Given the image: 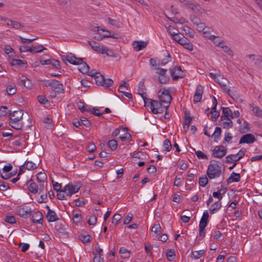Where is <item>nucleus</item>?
<instances>
[{"instance_id": "1", "label": "nucleus", "mask_w": 262, "mask_h": 262, "mask_svg": "<svg viewBox=\"0 0 262 262\" xmlns=\"http://www.w3.org/2000/svg\"><path fill=\"white\" fill-rule=\"evenodd\" d=\"M144 102L145 106H147L148 104H149L151 112L154 114H157L163 112V107L160 102L148 98L146 100L144 99Z\"/></svg>"}, {"instance_id": "2", "label": "nucleus", "mask_w": 262, "mask_h": 262, "mask_svg": "<svg viewBox=\"0 0 262 262\" xmlns=\"http://www.w3.org/2000/svg\"><path fill=\"white\" fill-rule=\"evenodd\" d=\"M222 173L221 167L216 164H210L207 168V174L210 179L219 178Z\"/></svg>"}, {"instance_id": "3", "label": "nucleus", "mask_w": 262, "mask_h": 262, "mask_svg": "<svg viewBox=\"0 0 262 262\" xmlns=\"http://www.w3.org/2000/svg\"><path fill=\"white\" fill-rule=\"evenodd\" d=\"M158 97L161 102L166 104L164 107H168L172 99L169 91L165 89L160 90L158 92Z\"/></svg>"}, {"instance_id": "4", "label": "nucleus", "mask_w": 262, "mask_h": 262, "mask_svg": "<svg viewBox=\"0 0 262 262\" xmlns=\"http://www.w3.org/2000/svg\"><path fill=\"white\" fill-rule=\"evenodd\" d=\"M96 77L94 78L96 83L97 85H101L105 88L110 87L113 83V80L112 79L108 78L105 79L103 76L100 73L97 74Z\"/></svg>"}, {"instance_id": "5", "label": "nucleus", "mask_w": 262, "mask_h": 262, "mask_svg": "<svg viewBox=\"0 0 262 262\" xmlns=\"http://www.w3.org/2000/svg\"><path fill=\"white\" fill-rule=\"evenodd\" d=\"M81 187L80 184L73 185L72 183H69L66 185L63 188V191H65L67 196H71L72 194L77 192Z\"/></svg>"}, {"instance_id": "6", "label": "nucleus", "mask_w": 262, "mask_h": 262, "mask_svg": "<svg viewBox=\"0 0 262 262\" xmlns=\"http://www.w3.org/2000/svg\"><path fill=\"white\" fill-rule=\"evenodd\" d=\"M16 212L20 217L26 219L31 215L32 210L28 206H20L17 208Z\"/></svg>"}, {"instance_id": "7", "label": "nucleus", "mask_w": 262, "mask_h": 262, "mask_svg": "<svg viewBox=\"0 0 262 262\" xmlns=\"http://www.w3.org/2000/svg\"><path fill=\"white\" fill-rule=\"evenodd\" d=\"M227 152L226 148L223 145L216 146L212 150V156L214 157L222 158Z\"/></svg>"}, {"instance_id": "8", "label": "nucleus", "mask_w": 262, "mask_h": 262, "mask_svg": "<svg viewBox=\"0 0 262 262\" xmlns=\"http://www.w3.org/2000/svg\"><path fill=\"white\" fill-rule=\"evenodd\" d=\"M88 43L90 45V46L91 47L92 49L98 53H100L101 54H104L106 53L108 51V48L103 46H100V45L94 41H89Z\"/></svg>"}, {"instance_id": "9", "label": "nucleus", "mask_w": 262, "mask_h": 262, "mask_svg": "<svg viewBox=\"0 0 262 262\" xmlns=\"http://www.w3.org/2000/svg\"><path fill=\"white\" fill-rule=\"evenodd\" d=\"M170 75L174 80H177L183 76V72L180 66L176 67L170 70Z\"/></svg>"}, {"instance_id": "10", "label": "nucleus", "mask_w": 262, "mask_h": 262, "mask_svg": "<svg viewBox=\"0 0 262 262\" xmlns=\"http://www.w3.org/2000/svg\"><path fill=\"white\" fill-rule=\"evenodd\" d=\"M51 87L53 89L54 91H55V92H57L58 94L64 93L62 84L57 80L52 79Z\"/></svg>"}, {"instance_id": "11", "label": "nucleus", "mask_w": 262, "mask_h": 262, "mask_svg": "<svg viewBox=\"0 0 262 262\" xmlns=\"http://www.w3.org/2000/svg\"><path fill=\"white\" fill-rule=\"evenodd\" d=\"M43 216L41 212L38 211L32 214L31 220L36 224H42Z\"/></svg>"}, {"instance_id": "12", "label": "nucleus", "mask_w": 262, "mask_h": 262, "mask_svg": "<svg viewBox=\"0 0 262 262\" xmlns=\"http://www.w3.org/2000/svg\"><path fill=\"white\" fill-rule=\"evenodd\" d=\"M41 47L42 48L41 50H37V47H34L33 46H32L31 47H29V48L27 46H20L19 48V51L20 52H25L29 51L32 53H40V52H42L44 50L46 49L43 46H41Z\"/></svg>"}, {"instance_id": "13", "label": "nucleus", "mask_w": 262, "mask_h": 262, "mask_svg": "<svg viewBox=\"0 0 262 262\" xmlns=\"http://www.w3.org/2000/svg\"><path fill=\"white\" fill-rule=\"evenodd\" d=\"M255 137L251 134H247L243 136L239 142V144L247 143L251 144L255 141Z\"/></svg>"}, {"instance_id": "14", "label": "nucleus", "mask_w": 262, "mask_h": 262, "mask_svg": "<svg viewBox=\"0 0 262 262\" xmlns=\"http://www.w3.org/2000/svg\"><path fill=\"white\" fill-rule=\"evenodd\" d=\"M4 21L7 26H11L12 28L17 30H21L24 27V25H21L20 23L11 20L9 18H5Z\"/></svg>"}, {"instance_id": "15", "label": "nucleus", "mask_w": 262, "mask_h": 262, "mask_svg": "<svg viewBox=\"0 0 262 262\" xmlns=\"http://www.w3.org/2000/svg\"><path fill=\"white\" fill-rule=\"evenodd\" d=\"M24 113L22 110H19L9 113V117L11 120H16L19 121L23 118Z\"/></svg>"}, {"instance_id": "16", "label": "nucleus", "mask_w": 262, "mask_h": 262, "mask_svg": "<svg viewBox=\"0 0 262 262\" xmlns=\"http://www.w3.org/2000/svg\"><path fill=\"white\" fill-rule=\"evenodd\" d=\"M147 42L144 41L135 40L133 42V46L134 50L136 51H139L146 48Z\"/></svg>"}, {"instance_id": "17", "label": "nucleus", "mask_w": 262, "mask_h": 262, "mask_svg": "<svg viewBox=\"0 0 262 262\" xmlns=\"http://www.w3.org/2000/svg\"><path fill=\"white\" fill-rule=\"evenodd\" d=\"M18 84L20 86H24L27 89H31L33 85V83L32 82L31 80L24 76L23 78L20 79L18 82Z\"/></svg>"}, {"instance_id": "18", "label": "nucleus", "mask_w": 262, "mask_h": 262, "mask_svg": "<svg viewBox=\"0 0 262 262\" xmlns=\"http://www.w3.org/2000/svg\"><path fill=\"white\" fill-rule=\"evenodd\" d=\"M68 58H69V62L74 65H78L82 63L83 62V59L81 58H77L75 55L70 54L68 55Z\"/></svg>"}, {"instance_id": "19", "label": "nucleus", "mask_w": 262, "mask_h": 262, "mask_svg": "<svg viewBox=\"0 0 262 262\" xmlns=\"http://www.w3.org/2000/svg\"><path fill=\"white\" fill-rule=\"evenodd\" d=\"M223 115L221 116V120L224 121L229 118H233V114L229 107H222Z\"/></svg>"}, {"instance_id": "20", "label": "nucleus", "mask_w": 262, "mask_h": 262, "mask_svg": "<svg viewBox=\"0 0 262 262\" xmlns=\"http://www.w3.org/2000/svg\"><path fill=\"white\" fill-rule=\"evenodd\" d=\"M46 217L49 222H54L59 220L57 215L53 210L48 211Z\"/></svg>"}, {"instance_id": "21", "label": "nucleus", "mask_w": 262, "mask_h": 262, "mask_svg": "<svg viewBox=\"0 0 262 262\" xmlns=\"http://www.w3.org/2000/svg\"><path fill=\"white\" fill-rule=\"evenodd\" d=\"M241 175L239 173L233 172L231 173L230 176L227 179V181L228 183L232 182H238L241 180Z\"/></svg>"}, {"instance_id": "22", "label": "nucleus", "mask_w": 262, "mask_h": 262, "mask_svg": "<svg viewBox=\"0 0 262 262\" xmlns=\"http://www.w3.org/2000/svg\"><path fill=\"white\" fill-rule=\"evenodd\" d=\"M222 207V202L220 201H217L212 204L209 209V211L211 214H214L216 211L219 210Z\"/></svg>"}, {"instance_id": "23", "label": "nucleus", "mask_w": 262, "mask_h": 262, "mask_svg": "<svg viewBox=\"0 0 262 262\" xmlns=\"http://www.w3.org/2000/svg\"><path fill=\"white\" fill-rule=\"evenodd\" d=\"M180 45H182L185 49L189 51L193 50V45L190 41L186 38H182V40H181Z\"/></svg>"}, {"instance_id": "24", "label": "nucleus", "mask_w": 262, "mask_h": 262, "mask_svg": "<svg viewBox=\"0 0 262 262\" xmlns=\"http://www.w3.org/2000/svg\"><path fill=\"white\" fill-rule=\"evenodd\" d=\"M28 183H30V184L28 186V190L32 193H37L38 190V186L35 183L33 182L32 179H30Z\"/></svg>"}, {"instance_id": "25", "label": "nucleus", "mask_w": 262, "mask_h": 262, "mask_svg": "<svg viewBox=\"0 0 262 262\" xmlns=\"http://www.w3.org/2000/svg\"><path fill=\"white\" fill-rule=\"evenodd\" d=\"M217 82L222 87L227 91L226 83L228 82V80L227 78L221 76V75H218L217 78L215 81Z\"/></svg>"}, {"instance_id": "26", "label": "nucleus", "mask_w": 262, "mask_h": 262, "mask_svg": "<svg viewBox=\"0 0 262 262\" xmlns=\"http://www.w3.org/2000/svg\"><path fill=\"white\" fill-rule=\"evenodd\" d=\"M24 165L25 169L29 170H33L38 167L39 163L36 164L32 161L26 160Z\"/></svg>"}, {"instance_id": "27", "label": "nucleus", "mask_w": 262, "mask_h": 262, "mask_svg": "<svg viewBox=\"0 0 262 262\" xmlns=\"http://www.w3.org/2000/svg\"><path fill=\"white\" fill-rule=\"evenodd\" d=\"M40 198L37 200L38 203H46L48 201L47 188L46 190H42V192L40 193Z\"/></svg>"}, {"instance_id": "28", "label": "nucleus", "mask_w": 262, "mask_h": 262, "mask_svg": "<svg viewBox=\"0 0 262 262\" xmlns=\"http://www.w3.org/2000/svg\"><path fill=\"white\" fill-rule=\"evenodd\" d=\"M36 178L38 182L45 183L46 186H47V182L46 181L47 177L44 172H39L37 174Z\"/></svg>"}, {"instance_id": "29", "label": "nucleus", "mask_w": 262, "mask_h": 262, "mask_svg": "<svg viewBox=\"0 0 262 262\" xmlns=\"http://www.w3.org/2000/svg\"><path fill=\"white\" fill-rule=\"evenodd\" d=\"M222 129L220 127H216L215 131L212 135L214 138V142H217L221 138Z\"/></svg>"}, {"instance_id": "30", "label": "nucleus", "mask_w": 262, "mask_h": 262, "mask_svg": "<svg viewBox=\"0 0 262 262\" xmlns=\"http://www.w3.org/2000/svg\"><path fill=\"white\" fill-rule=\"evenodd\" d=\"M9 125L12 128H13L15 129H17V130L21 129V128L23 127V125L21 123L19 122V121H18L13 120H11V121L9 122Z\"/></svg>"}, {"instance_id": "31", "label": "nucleus", "mask_w": 262, "mask_h": 262, "mask_svg": "<svg viewBox=\"0 0 262 262\" xmlns=\"http://www.w3.org/2000/svg\"><path fill=\"white\" fill-rule=\"evenodd\" d=\"M185 119L183 123V128L185 129H188L189 126V124L192 118L189 116V113H188V115L187 116L186 112H185Z\"/></svg>"}, {"instance_id": "32", "label": "nucleus", "mask_w": 262, "mask_h": 262, "mask_svg": "<svg viewBox=\"0 0 262 262\" xmlns=\"http://www.w3.org/2000/svg\"><path fill=\"white\" fill-rule=\"evenodd\" d=\"M145 90H146V89H145L144 82H140L139 83L138 93L141 96L143 100H144V99H145L146 100L147 99V98H146L145 97H144L143 96V95L145 94Z\"/></svg>"}, {"instance_id": "33", "label": "nucleus", "mask_w": 262, "mask_h": 262, "mask_svg": "<svg viewBox=\"0 0 262 262\" xmlns=\"http://www.w3.org/2000/svg\"><path fill=\"white\" fill-rule=\"evenodd\" d=\"M79 65H80V66L79 68V70L80 72L83 74L89 72L90 67L86 62L83 61L82 63H80Z\"/></svg>"}, {"instance_id": "34", "label": "nucleus", "mask_w": 262, "mask_h": 262, "mask_svg": "<svg viewBox=\"0 0 262 262\" xmlns=\"http://www.w3.org/2000/svg\"><path fill=\"white\" fill-rule=\"evenodd\" d=\"M119 252L121 254V257L123 258H127L130 256V252L127 250L125 248L122 247L120 249Z\"/></svg>"}, {"instance_id": "35", "label": "nucleus", "mask_w": 262, "mask_h": 262, "mask_svg": "<svg viewBox=\"0 0 262 262\" xmlns=\"http://www.w3.org/2000/svg\"><path fill=\"white\" fill-rule=\"evenodd\" d=\"M182 28L185 33L186 34H188L191 38H193L194 37V31L190 27L187 26H184Z\"/></svg>"}, {"instance_id": "36", "label": "nucleus", "mask_w": 262, "mask_h": 262, "mask_svg": "<svg viewBox=\"0 0 262 262\" xmlns=\"http://www.w3.org/2000/svg\"><path fill=\"white\" fill-rule=\"evenodd\" d=\"M205 223L203 222L199 224V236L203 238L205 235Z\"/></svg>"}, {"instance_id": "37", "label": "nucleus", "mask_w": 262, "mask_h": 262, "mask_svg": "<svg viewBox=\"0 0 262 262\" xmlns=\"http://www.w3.org/2000/svg\"><path fill=\"white\" fill-rule=\"evenodd\" d=\"M205 253L204 250L195 251L192 252V258L194 259H199L202 257Z\"/></svg>"}, {"instance_id": "38", "label": "nucleus", "mask_w": 262, "mask_h": 262, "mask_svg": "<svg viewBox=\"0 0 262 262\" xmlns=\"http://www.w3.org/2000/svg\"><path fill=\"white\" fill-rule=\"evenodd\" d=\"M10 63L12 66H21L23 64L26 65L27 62L20 59H13Z\"/></svg>"}, {"instance_id": "39", "label": "nucleus", "mask_w": 262, "mask_h": 262, "mask_svg": "<svg viewBox=\"0 0 262 262\" xmlns=\"http://www.w3.org/2000/svg\"><path fill=\"white\" fill-rule=\"evenodd\" d=\"M108 146L112 150H114L118 147L117 141L115 139L111 140L108 142Z\"/></svg>"}, {"instance_id": "40", "label": "nucleus", "mask_w": 262, "mask_h": 262, "mask_svg": "<svg viewBox=\"0 0 262 262\" xmlns=\"http://www.w3.org/2000/svg\"><path fill=\"white\" fill-rule=\"evenodd\" d=\"M192 150L195 151V153L197 156V157L200 159H208L207 156L201 150L196 151L195 148H192Z\"/></svg>"}, {"instance_id": "41", "label": "nucleus", "mask_w": 262, "mask_h": 262, "mask_svg": "<svg viewBox=\"0 0 262 262\" xmlns=\"http://www.w3.org/2000/svg\"><path fill=\"white\" fill-rule=\"evenodd\" d=\"M100 30H101L103 32H106V33L104 35H102V37H101L100 38H97L96 36H95L94 38L96 39V40H101L104 37H110V36H111V33L110 31H107V30H105V29H102V28H101L100 29V27H98V31H100Z\"/></svg>"}, {"instance_id": "42", "label": "nucleus", "mask_w": 262, "mask_h": 262, "mask_svg": "<svg viewBox=\"0 0 262 262\" xmlns=\"http://www.w3.org/2000/svg\"><path fill=\"white\" fill-rule=\"evenodd\" d=\"M208 182V178L206 176H202L199 178V185L202 187L206 186Z\"/></svg>"}, {"instance_id": "43", "label": "nucleus", "mask_w": 262, "mask_h": 262, "mask_svg": "<svg viewBox=\"0 0 262 262\" xmlns=\"http://www.w3.org/2000/svg\"><path fill=\"white\" fill-rule=\"evenodd\" d=\"M166 256L169 261H171L175 257L174 250L172 249H168L166 252Z\"/></svg>"}, {"instance_id": "44", "label": "nucleus", "mask_w": 262, "mask_h": 262, "mask_svg": "<svg viewBox=\"0 0 262 262\" xmlns=\"http://www.w3.org/2000/svg\"><path fill=\"white\" fill-rule=\"evenodd\" d=\"M163 147L165 151H169L171 150V144L169 139H166L164 140L163 143Z\"/></svg>"}, {"instance_id": "45", "label": "nucleus", "mask_w": 262, "mask_h": 262, "mask_svg": "<svg viewBox=\"0 0 262 262\" xmlns=\"http://www.w3.org/2000/svg\"><path fill=\"white\" fill-rule=\"evenodd\" d=\"M77 106L78 108L82 113L89 112V110L85 108V106L84 105V102H82L81 101H78L77 102Z\"/></svg>"}, {"instance_id": "46", "label": "nucleus", "mask_w": 262, "mask_h": 262, "mask_svg": "<svg viewBox=\"0 0 262 262\" xmlns=\"http://www.w3.org/2000/svg\"><path fill=\"white\" fill-rule=\"evenodd\" d=\"M7 92L9 95H13L16 92V88L13 85H9L7 87Z\"/></svg>"}, {"instance_id": "47", "label": "nucleus", "mask_w": 262, "mask_h": 262, "mask_svg": "<svg viewBox=\"0 0 262 262\" xmlns=\"http://www.w3.org/2000/svg\"><path fill=\"white\" fill-rule=\"evenodd\" d=\"M79 239L83 243H86L90 242L91 236L89 234H81L79 236Z\"/></svg>"}, {"instance_id": "48", "label": "nucleus", "mask_w": 262, "mask_h": 262, "mask_svg": "<svg viewBox=\"0 0 262 262\" xmlns=\"http://www.w3.org/2000/svg\"><path fill=\"white\" fill-rule=\"evenodd\" d=\"M108 23L112 26H114L116 28H119L121 25V23L119 21H118L115 19H113L111 18H108Z\"/></svg>"}, {"instance_id": "49", "label": "nucleus", "mask_w": 262, "mask_h": 262, "mask_svg": "<svg viewBox=\"0 0 262 262\" xmlns=\"http://www.w3.org/2000/svg\"><path fill=\"white\" fill-rule=\"evenodd\" d=\"M231 118H229L228 119H226L227 120L226 121L223 122V127L224 128H231L233 126V123L231 120Z\"/></svg>"}, {"instance_id": "50", "label": "nucleus", "mask_w": 262, "mask_h": 262, "mask_svg": "<svg viewBox=\"0 0 262 262\" xmlns=\"http://www.w3.org/2000/svg\"><path fill=\"white\" fill-rule=\"evenodd\" d=\"M196 30L199 32H203L204 34L206 33V31H204V30L206 28V25L204 23L200 22L196 26Z\"/></svg>"}, {"instance_id": "51", "label": "nucleus", "mask_w": 262, "mask_h": 262, "mask_svg": "<svg viewBox=\"0 0 262 262\" xmlns=\"http://www.w3.org/2000/svg\"><path fill=\"white\" fill-rule=\"evenodd\" d=\"M210 114H211V119L214 121H215L217 118L220 116V112L217 111L216 110H211V111L210 112Z\"/></svg>"}, {"instance_id": "52", "label": "nucleus", "mask_w": 262, "mask_h": 262, "mask_svg": "<svg viewBox=\"0 0 262 262\" xmlns=\"http://www.w3.org/2000/svg\"><path fill=\"white\" fill-rule=\"evenodd\" d=\"M236 157H237V155H234V154L229 155L227 156L226 158V162L227 163H231L233 162H234V163L235 160H236V159H234V158H235Z\"/></svg>"}, {"instance_id": "53", "label": "nucleus", "mask_w": 262, "mask_h": 262, "mask_svg": "<svg viewBox=\"0 0 262 262\" xmlns=\"http://www.w3.org/2000/svg\"><path fill=\"white\" fill-rule=\"evenodd\" d=\"M161 227L159 224H155L152 228V231L157 234H161Z\"/></svg>"}, {"instance_id": "54", "label": "nucleus", "mask_w": 262, "mask_h": 262, "mask_svg": "<svg viewBox=\"0 0 262 262\" xmlns=\"http://www.w3.org/2000/svg\"><path fill=\"white\" fill-rule=\"evenodd\" d=\"M252 111L257 117H262V110H261L259 107L257 106L253 107Z\"/></svg>"}, {"instance_id": "55", "label": "nucleus", "mask_w": 262, "mask_h": 262, "mask_svg": "<svg viewBox=\"0 0 262 262\" xmlns=\"http://www.w3.org/2000/svg\"><path fill=\"white\" fill-rule=\"evenodd\" d=\"M121 215L119 214H115L112 219V223L114 224L115 225H117L119 222L121 220Z\"/></svg>"}, {"instance_id": "56", "label": "nucleus", "mask_w": 262, "mask_h": 262, "mask_svg": "<svg viewBox=\"0 0 262 262\" xmlns=\"http://www.w3.org/2000/svg\"><path fill=\"white\" fill-rule=\"evenodd\" d=\"M246 151V149L244 148H242L238 153L236 154L235 155H237V156H238V158L235 160V162H237L239 161L240 159H242L245 154V152Z\"/></svg>"}, {"instance_id": "57", "label": "nucleus", "mask_w": 262, "mask_h": 262, "mask_svg": "<svg viewBox=\"0 0 262 262\" xmlns=\"http://www.w3.org/2000/svg\"><path fill=\"white\" fill-rule=\"evenodd\" d=\"M208 217H209V214H208V212L206 211V212H204L203 213V216L201 219V221L200 222V223L203 222V223H205V227L207 225Z\"/></svg>"}, {"instance_id": "58", "label": "nucleus", "mask_w": 262, "mask_h": 262, "mask_svg": "<svg viewBox=\"0 0 262 262\" xmlns=\"http://www.w3.org/2000/svg\"><path fill=\"white\" fill-rule=\"evenodd\" d=\"M80 122L84 126H85L86 127H90L91 125V122L87 119L86 118L84 117H81L80 118Z\"/></svg>"}, {"instance_id": "59", "label": "nucleus", "mask_w": 262, "mask_h": 262, "mask_svg": "<svg viewBox=\"0 0 262 262\" xmlns=\"http://www.w3.org/2000/svg\"><path fill=\"white\" fill-rule=\"evenodd\" d=\"M158 80L160 83L166 84L169 81V77L164 75V76H159Z\"/></svg>"}, {"instance_id": "60", "label": "nucleus", "mask_w": 262, "mask_h": 262, "mask_svg": "<svg viewBox=\"0 0 262 262\" xmlns=\"http://www.w3.org/2000/svg\"><path fill=\"white\" fill-rule=\"evenodd\" d=\"M50 64L56 69H59L60 68V62L59 60L55 59H51Z\"/></svg>"}, {"instance_id": "61", "label": "nucleus", "mask_w": 262, "mask_h": 262, "mask_svg": "<svg viewBox=\"0 0 262 262\" xmlns=\"http://www.w3.org/2000/svg\"><path fill=\"white\" fill-rule=\"evenodd\" d=\"M97 223V217L95 215H93L90 216L88 220V223L90 225H95Z\"/></svg>"}, {"instance_id": "62", "label": "nucleus", "mask_w": 262, "mask_h": 262, "mask_svg": "<svg viewBox=\"0 0 262 262\" xmlns=\"http://www.w3.org/2000/svg\"><path fill=\"white\" fill-rule=\"evenodd\" d=\"M96 149V146L93 143H89L86 146V150L89 152H93Z\"/></svg>"}, {"instance_id": "63", "label": "nucleus", "mask_w": 262, "mask_h": 262, "mask_svg": "<svg viewBox=\"0 0 262 262\" xmlns=\"http://www.w3.org/2000/svg\"><path fill=\"white\" fill-rule=\"evenodd\" d=\"M168 31L172 36L177 35L179 34L178 31L175 28L170 26L168 27Z\"/></svg>"}, {"instance_id": "64", "label": "nucleus", "mask_w": 262, "mask_h": 262, "mask_svg": "<svg viewBox=\"0 0 262 262\" xmlns=\"http://www.w3.org/2000/svg\"><path fill=\"white\" fill-rule=\"evenodd\" d=\"M37 100L39 102L42 104H46L48 102V100L45 95H39L37 97Z\"/></svg>"}]
</instances>
